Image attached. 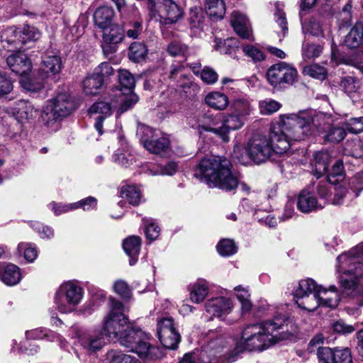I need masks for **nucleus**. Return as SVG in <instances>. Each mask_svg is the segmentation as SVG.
<instances>
[{"label": "nucleus", "mask_w": 363, "mask_h": 363, "mask_svg": "<svg viewBox=\"0 0 363 363\" xmlns=\"http://www.w3.org/2000/svg\"><path fill=\"white\" fill-rule=\"evenodd\" d=\"M308 112L284 114L279 116V131H272L269 135H255L246 146L249 157L256 164L269 160L274 154L286 153L294 142L306 140L311 133L310 121L311 115Z\"/></svg>", "instance_id": "obj_1"}, {"label": "nucleus", "mask_w": 363, "mask_h": 363, "mask_svg": "<svg viewBox=\"0 0 363 363\" xmlns=\"http://www.w3.org/2000/svg\"><path fill=\"white\" fill-rule=\"evenodd\" d=\"M110 310L102 322V331L106 336L119 343L129 351L136 353L140 358L154 359L162 357L161 350L152 346L148 342L149 336L140 329L131 327L124 314L122 303L110 298Z\"/></svg>", "instance_id": "obj_2"}, {"label": "nucleus", "mask_w": 363, "mask_h": 363, "mask_svg": "<svg viewBox=\"0 0 363 363\" xmlns=\"http://www.w3.org/2000/svg\"><path fill=\"white\" fill-rule=\"evenodd\" d=\"M363 242L337 257V271L343 293L354 304L363 306Z\"/></svg>", "instance_id": "obj_3"}, {"label": "nucleus", "mask_w": 363, "mask_h": 363, "mask_svg": "<svg viewBox=\"0 0 363 363\" xmlns=\"http://www.w3.org/2000/svg\"><path fill=\"white\" fill-rule=\"evenodd\" d=\"M286 321L285 315H279L272 320L248 325L242 330L240 340L236 342L238 355L244 351L262 352L280 340L288 337L274 333L282 328Z\"/></svg>", "instance_id": "obj_4"}, {"label": "nucleus", "mask_w": 363, "mask_h": 363, "mask_svg": "<svg viewBox=\"0 0 363 363\" xmlns=\"http://www.w3.org/2000/svg\"><path fill=\"white\" fill-rule=\"evenodd\" d=\"M194 175L203 179L210 187L231 191L238 186V179L232 172L231 162L220 157L201 160L195 169Z\"/></svg>", "instance_id": "obj_5"}, {"label": "nucleus", "mask_w": 363, "mask_h": 363, "mask_svg": "<svg viewBox=\"0 0 363 363\" xmlns=\"http://www.w3.org/2000/svg\"><path fill=\"white\" fill-rule=\"evenodd\" d=\"M222 328L209 330L205 343L199 353L203 363H231L237 360L236 344Z\"/></svg>", "instance_id": "obj_6"}, {"label": "nucleus", "mask_w": 363, "mask_h": 363, "mask_svg": "<svg viewBox=\"0 0 363 363\" xmlns=\"http://www.w3.org/2000/svg\"><path fill=\"white\" fill-rule=\"evenodd\" d=\"M73 108V101L68 95L58 94L43 106L40 116L42 122L50 131H56L60 127V121L69 116Z\"/></svg>", "instance_id": "obj_7"}, {"label": "nucleus", "mask_w": 363, "mask_h": 363, "mask_svg": "<svg viewBox=\"0 0 363 363\" xmlns=\"http://www.w3.org/2000/svg\"><path fill=\"white\" fill-rule=\"evenodd\" d=\"M203 119L202 121H199V130L212 132L227 142L229 132L240 128L244 125L245 118L232 112L228 116L218 115L215 118L203 116Z\"/></svg>", "instance_id": "obj_8"}, {"label": "nucleus", "mask_w": 363, "mask_h": 363, "mask_svg": "<svg viewBox=\"0 0 363 363\" xmlns=\"http://www.w3.org/2000/svg\"><path fill=\"white\" fill-rule=\"evenodd\" d=\"M84 291L81 286L73 281L62 283L53 296L55 309L60 313L74 312L82 301Z\"/></svg>", "instance_id": "obj_9"}, {"label": "nucleus", "mask_w": 363, "mask_h": 363, "mask_svg": "<svg viewBox=\"0 0 363 363\" xmlns=\"http://www.w3.org/2000/svg\"><path fill=\"white\" fill-rule=\"evenodd\" d=\"M319 285L310 278L294 281L291 284V294L298 307L308 312L318 308L315 291Z\"/></svg>", "instance_id": "obj_10"}, {"label": "nucleus", "mask_w": 363, "mask_h": 363, "mask_svg": "<svg viewBox=\"0 0 363 363\" xmlns=\"http://www.w3.org/2000/svg\"><path fill=\"white\" fill-rule=\"evenodd\" d=\"M147 8L151 18L165 23H175L184 17L183 9L172 0H148Z\"/></svg>", "instance_id": "obj_11"}, {"label": "nucleus", "mask_w": 363, "mask_h": 363, "mask_svg": "<svg viewBox=\"0 0 363 363\" xmlns=\"http://www.w3.org/2000/svg\"><path fill=\"white\" fill-rule=\"evenodd\" d=\"M300 112L310 113L312 116V119L309 121L311 133L306 139L312 135L315 130L320 133H326L325 138L330 142L339 143L345 138V130L341 127H331L329 122L330 118L325 113H316L313 110H304Z\"/></svg>", "instance_id": "obj_12"}, {"label": "nucleus", "mask_w": 363, "mask_h": 363, "mask_svg": "<svg viewBox=\"0 0 363 363\" xmlns=\"http://www.w3.org/2000/svg\"><path fill=\"white\" fill-rule=\"evenodd\" d=\"M267 82L274 88H281L286 85H292L297 81L296 69L284 62L272 65L267 71Z\"/></svg>", "instance_id": "obj_13"}, {"label": "nucleus", "mask_w": 363, "mask_h": 363, "mask_svg": "<svg viewBox=\"0 0 363 363\" xmlns=\"http://www.w3.org/2000/svg\"><path fill=\"white\" fill-rule=\"evenodd\" d=\"M26 340L21 342L18 348L19 351L24 352L28 355H33L38 352V347L35 344H30L28 342L29 340H41L43 338L48 339L49 341L60 340L61 342L62 347H65L67 342L62 340L61 337L45 328H38L33 330L26 331Z\"/></svg>", "instance_id": "obj_14"}, {"label": "nucleus", "mask_w": 363, "mask_h": 363, "mask_svg": "<svg viewBox=\"0 0 363 363\" xmlns=\"http://www.w3.org/2000/svg\"><path fill=\"white\" fill-rule=\"evenodd\" d=\"M72 330L83 348L88 352H94L100 350L105 345V334L103 331L94 330L93 332L85 331L78 325H74Z\"/></svg>", "instance_id": "obj_15"}, {"label": "nucleus", "mask_w": 363, "mask_h": 363, "mask_svg": "<svg viewBox=\"0 0 363 363\" xmlns=\"http://www.w3.org/2000/svg\"><path fill=\"white\" fill-rule=\"evenodd\" d=\"M233 301L228 297L218 296L208 299L205 303V311L211 318H217L225 321L226 316L234 309Z\"/></svg>", "instance_id": "obj_16"}, {"label": "nucleus", "mask_w": 363, "mask_h": 363, "mask_svg": "<svg viewBox=\"0 0 363 363\" xmlns=\"http://www.w3.org/2000/svg\"><path fill=\"white\" fill-rule=\"evenodd\" d=\"M124 38V30L120 26L113 25L104 29L101 47L105 55H111L117 50V45Z\"/></svg>", "instance_id": "obj_17"}, {"label": "nucleus", "mask_w": 363, "mask_h": 363, "mask_svg": "<svg viewBox=\"0 0 363 363\" xmlns=\"http://www.w3.org/2000/svg\"><path fill=\"white\" fill-rule=\"evenodd\" d=\"M320 363H352L350 350L325 347L319 352Z\"/></svg>", "instance_id": "obj_18"}, {"label": "nucleus", "mask_w": 363, "mask_h": 363, "mask_svg": "<svg viewBox=\"0 0 363 363\" xmlns=\"http://www.w3.org/2000/svg\"><path fill=\"white\" fill-rule=\"evenodd\" d=\"M11 112L16 119L21 122H29L34 120L38 116V109L26 100H19L14 103Z\"/></svg>", "instance_id": "obj_19"}, {"label": "nucleus", "mask_w": 363, "mask_h": 363, "mask_svg": "<svg viewBox=\"0 0 363 363\" xmlns=\"http://www.w3.org/2000/svg\"><path fill=\"white\" fill-rule=\"evenodd\" d=\"M315 296L318 299V308L319 306L335 308L337 306L340 297L337 287L330 286L328 289L319 285L315 291Z\"/></svg>", "instance_id": "obj_20"}, {"label": "nucleus", "mask_w": 363, "mask_h": 363, "mask_svg": "<svg viewBox=\"0 0 363 363\" xmlns=\"http://www.w3.org/2000/svg\"><path fill=\"white\" fill-rule=\"evenodd\" d=\"M89 113L95 120L94 127L99 135L103 134L102 122L112 114V107L108 102L98 101L94 103L89 108Z\"/></svg>", "instance_id": "obj_21"}, {"label": "nucleus", "mask_w": 363, "mask_h": 363, "mask_svg": "<svg viewBox=\"0 0 363 363\" xmlns=\"http://www.w3.org/2000/svg\"><path fill=\"white\" fill-rule=\"evenodd\" d=\"M6 64L13 72L19 75L28 73L32 68L30 60L22 52L10 55L6 58Z\"/></svg>", "instance_id": "obj_22"}, {"label": "nucleus", "mask_w": 363, "mask_h": 363, "mask_svg": "<svg viewBox=\"0 0 363 363\" xmlns=\"http://www.w3.org/2000/svg\"><path fill=\"white\" fill-rule=\"evenodd\" d=\"M325 203L318 201L314 195L307 190H303L298 198L297 207L303 213L322 209Z\"/></svg>", "instance_id": "obj_23"}, {"label": "nucleus", "mask_w": 363, "mask_h": 363, "mask_svg": "<svg viewBox=\"0 0 363 363\" xmlns=\"http://www.w3.org/2000/svg\"><path fill=\"white\" fill-rule=\"evenodd\" d=\"M62 69L61 59L58 55H46L40 64V71L42 78H48L58 74Z\"/></svg>", "instance_id": "obj_24"}, {"label": "nucleus", "mask_w": 363, "mask_h": 363, "mask_svg": "<svg viewBox=\"0 0 363 363\" xmlns=\"http://www.w3.org/2000/svg\"><path fill=\"white\" fill-rule=\"evenodd\" d=\"M0 279L8 286H13L21 279L20 269L13 264H0Z\"/></svg>", "instance_id": "obj_25"}, {"label": "nucleus", "mask_w": 363, "mask_h": 363, "mask_svg": "<svg viewBox=\"0 0 363 363\" xmlns=\"http://www.w3.org/2000/svg\"><path fill=\"white\" fill-rule=\"evenodd\" d=\"M231 24L236 33L242 38H250L251 28L247 18L242 13L234 11L231 16Z\"/></svg>", "instance_id": "obj_26"}, {"label": "nucleus", "mask_w": 363, "mask_h": 363, "mask_svg": "<svg viewBox=\"0 0 363 363\" xmlns=\"http://www.w3.org/2000/svg\"><path fill=\"white\" fill-rule=\"evenodd\" d=\"M331 157L328 151L317 152L311 163L313 174L318 178L324 175L328 169Z\"/></svg>", "instance_id": "obj_27"}, {"label": "nucleus", "mask_w": 363, "mask_h": 363, "mask_svg": "<svg viewBox=\"0 0 363 363\" xmlns=\"http://www.w3.org/2000/svg\"><path fill=\"white\" fill-rule=\"evenodd\" d=\"M3 47L8 50L20 49L21 48L20 40V31L14 27L5 29L1 35Z\"/></svg>", "instance_id": "obj_28"}, {"label": "nucleus", "mask_w": 363, "mask_h": 363, "mask_svg": "<svg viewBox=\"0 0 363 363\" xmlns=\"http://www.w3.org/2000/svg\"><path fill=\"white\" fill-rule=\"evenodd\" d=\"M140 245L141 239L138 236H129L123 240V247L127 255L130 257V265H134L137 262Z\"/></svg>", "instance_id": "obj_29"}, {"label": "nucleus", "mask_w": 363, "mask_h": 363, "mask_svg": "<svg viewBox=\"0 0 363 363\" xmlns=\"http://www.w3.org/2000/svg\"><path fill=\"white\" fill-rule=\"evenodd\" d=\"M206 104L215 110H225L229 104L228 96L219 91L208 93L205 97Z\"/></svg>", "instance_id": "obj_30"}, {"label": "nucleus", "mask_w": 363, "mask_h": 363, "mask_svg": "<svg viewBox=\"0 0 363 363\" xmlns=\"http://www.w3.org/2000/svg\"><path fill=\"white\" fill-rule=\"evenodd\" d=\"M363 40V22H357L345 36L344 43L349 48H356Z\"/></svg>", "instance_id": "obj_31"}, {"label": "nucleus", "mask_w": 363, "mask_h": 363, "mask_svg": "<svg viewBox=\"0 0 363 363\" xmlns=\"http://www.w3.org/2000/svg\"><path fill=\"white\" fill-rule=\"evenodd\" d=\"M208 286L204 280H198L189 289L190 299L195 303L202 302L208 294Z\"/></svg>", "instance_id": "obj_32"}, {"label": "nucleus", "mask_w": 363, "mask_h": 363, "mask_svg": "<svg viewBox=\"0 0 363 363\" xmlns=\"http://www.w3.org/2000/svg\"><path fill=\"white\" fill-rule=\"evenodd\" d=\"M205 9L206 13L213 20L222 19L225 13V6L223 0H206Z\"/></svg>", "instance_id": "obj_33"}, {"label": "nucleus", "mask_w": 363, "mask_h": 363, "mask_svg": "<svg viewBox=\"0 0 363 363\" xmlns=\"http://www.w3.org/2000/svg\"><path fill=\"white\" fill-rule=\"evenodd\" d=\"M230 108L233 113L244 118L249 116L252 111L250 101L242 96H239L233 99L230 103Z\"/></svg>", "instance_id": "obj_34"}, {"label": "nucleus", "mask_w": 363, "mask_h": 363, "mask_svg": "<svg viewBox=\"0 0 363 363\" xmlns=\"http://www.w3.org/2000/svg\"><path fill=\"white\" fill-rule=\"evenodd\" d=\"M201 64L196 63L191 65V69L196 75H200L201 80L207 84H213L218 81V74L212 69L208 67L200 70Z\"/></svg>", "instance_id": "obj_35"}, {"label": "nucleus", "mask_w": 363, "mask_h": 363, "mask_svg": "<svg viewBox=\"0 0 363 363\" xmlns=\"http://www.w3.org/2000/svg\"><path fill=\"white\" fill-rule=\"evenodd\" d=\"M121 196L125 199L128 203L133 206L139 205L142 201V192L139 186L136 185H126L121 191Z\"/></svg>", "instance_id": "obj_36"}, {"label": "nucleus", "mask_w": 363, "mask_h": 363, "mask_svg": "<svg viewBox=\"0 0 363 363\" xmlns=\"http://www.w3.org/2000/svg\"><path fill=\"white\" fill-rule=\"evenodd\" d=\"M113 11L108 7L99 8L94 14L96 25L102 29H106L111 24Z\"/></svg>", "instance_id": "obj_37"}, {"label": "nucleus", "mask_w": 363, "mask_h": 363, "mask_svg": "<svg viewBox=\"0 0 363 363\" xmlns=\"http://www.w3.org/2000/svg\"><path fill=\"white\" fill-rule=\"evenodd\" d=\"M103 84L100 77H97L92 73L84 79L82 82L83 90L87 95H95L99 92Z\"/></svg>", "instance_id": "obj_38"}, {"label": "nucleus", "mask_w": 363, "mask_h": 363, "mask_svg": "<svg viewBox=\"0 0 363 363\" xmlns=\"http://www.w3.org/2000/svg\"><path fill=\"white\" fill-rule=\"evenodd\" d=\"M136 135L143 147L146 149L147 144L154 138L160 136L161 133L159 130H153L147 125H139L137 128Z\"/></svg>", "instance_id": "obj_39"}, {"label": "nucleus", "mask_w": 363, "mask_h": 363, "mask_svg": "<svg viewBox=\"0 0 363 363\" xmlns=\"http://www.w3.org/2000/svg\"><path fill=\"white\" fill-rule=\"evenodd\" d=\"M157 337L164 347L171 350L177 348L181 340L180 335L177 330L158 334Z\"/></svg>", "instance_id": "obj_40"}, {"label": "nucleus", "mask_w": 363, "mask_h": 363, "mask_svg": "<svg viewBox=\"0 0 363 363\" xmlns=\"http://www.w3.org/2000/svg\"><path fill=\"white\" fill-rule=\"evenodd\" d=\"M169 141L167 138L161 136V135L147 144L146 150L150 153L160 155L166 152L169 149Z\"/></svg>", "instance_id": "obj_41"}, {"label": "nucleus", "mask_w": 363, "mask_h": 363, "mask_svg": "<svg viewBox=\"0 0 363 363\" xmlns=\"http://www.w3.org/2000/svg\"><path fill=\"white\" fill-rule=\"evenodd\" d=\"M178 165L174 162H169L167 164L162 165H150L147 172L152 176L157 175H168L172 176L177 171Z\"/></svg>", "instance_id": "obj_42"}, {"label": "nucleus", "mask_w": 363, "mask_h": 363, "mask_svg": "<svg viewBox=\"0 0 363 363\" xmlns=\"http://www.w3.org/2000/svg\"><path fill=\"white\" fill-rule=\"evenodd\" d=\"M301 19L303 31L314 36L323 35V28L320 21L315 18H311L308 22L304 19V16Z\"/></svg>", "instance_id": "obj_43"}, {"label": "nucleus", "mask_w": 363, "mask_h": 363, "mask_svg": "<svg viewBox=\"0 0 363 363\" xmlns=\"http://www.w3.org/2000/svg\"><path fill=\"white\" fill-rule=\"evenodd\" d=\"M234 291L236 298L240 303L242 312H249L252 308V304L250 299V294L248 289L242 286H237L234 288Z\"/></svg>", "instance_id": "obj_44"}, {"label": "nucleus", "mask_w": 363, "mask_h": 363, "mask_svg": "<svg viewBox=\"0 0 363 363\" xmlns=\"http://www.w3.org/2000/svg\"><path fill=\"white\" fill-rule=\"evenodd\" d=\"M215 43V49L221 54L230 55L238 48V41L234 38H228L224 41L216 38Z\"/></svg>", "instance_id": "obj_45"}, {"label": "nucleus", "mask_w": 363, "mask_h": 363, "mask_svg": "<svg viewBox=\"0 0 363 363\" xmlns=\"http://www.w3.org/2000/svg\"><path fill=\"white\" fill-rule=\"evenodd\" d=\"M147 52V49L145 45L142 43L135 42L129 48L130 59L135 62L143 60L146 57Z\"/></svg>", "instance_id": "obj_46"}, {"label": "nucleus", "mask_w": 363, "mask_h": 363, "mask_svg": "<svg viewBox=\"0 0 363 363\" xmlns=\"http://www.w3.org/2000/svg\"><path fill=\"white\" fill-rule=\"evenodd\" d=\"M20 31L21 45L29 41H35L40 38V32L35 27L26 26Z\"/></svg>", "instance_id": "obj_47"}, {"label": "nucleus", "mask_w": 363, "mask_h": 363, "mask_svg": "<svg viewBox=\"0 0 363 363\" xmlns=\"http://www.w3.org/2000/svg\"><path fill=\"white\" fill-rule=\"evenodd\" d=\"M118 80L121 87L129 91H133L135 87V77L126 69H121L118 71Z\"/></svg>", "instance_id": "obj_48"}, {"label": "nucleus", "mask_w": 363, "mask_h": 363, "mask_svg": "<svg viewBox=\"0 0 363 363\" xmlns=\"http://www.w3.org/2000/svg\"><path fill=\"white\" fill-rule=\"evenodd\" d=\"M259 111L262 115H271L278 111L281 104L274 99H267L259 101Z\"/></svg>", "instance_id": "obj_49"}, {"label": "nucleus", "mask_w": 363, "mask_h": 363, "mask_svg": "<svg viewBox=\"0 0 363 363\" xmlns=\"http://www.w3.org/2000/svg\"><path fill=\"white\" fill-rule=\"evenodd\" d=\"M218 252L223 257H229L237 252V247L233 240L223 239L217 245Z\"/></svg>", "instance_id": "obj_50"}, {"label": "nucleus", "mask_w": 363, "mask_h": 363, "mask_svg": "<svg viewBox=\"0 0 363 363\" xmlns=\"http://www.w3.org/2000/svg\"><path fill=\"white\" fill-rule=\"evenodd\" d=\"M13 90V81L5 72L0 71V97H6Z\"/></svg>", "instance_id": "obj_51"}, {"label": "nucleus", "mask_w": 363, "mask_h": 363, "mask_svg": "<svg viewBox=\"0 0 363 363\" xmlns=\"http://www.w3.org/2000/svg\"><path fill=\"white\" fill-rule=\"evenodd\" d=\"M106 360L108 363H135L131 356L116 350L107 352Z\"/></svg>", "instance_id": "obj_52"}, {"label": "nucleus", "mask_w": 363, "mask_h": 363, "mask_svg": "<svg viewBox=\"0 0 363 363\" xmlns=\"http://www.w3.org/2000/svg\"><path fill=\"white\" fill-rule=\"evenodd\" d=\"M18 250L20 253L23 252L24 258L29 262H33L38 255L34 244L21 242L18 245Z\"/></svg>", "instance_id": "obj_53"}, {"label": "nucleus", "mask_w": 363, "mask_h": 363, "mask_svg": "<svg viewBox=\"0 0 363 363\" xmlns=\"http://www.w3.org/2000/svg\"><path fill=\"white\" fill-rule=\"evenodd\" d=\"M357 196L358 194H354L352 190L350 191L345 186H340L335 190L333 203L337 205L342 204L343 203L345 199L350 200L354 197H357Z\"/></svg>", "instance_id": "obj_54"}, {"label": "nucleus", "mask_w": 363, "mask_h": 363, "mask_svg": "<svg viewBox=\"0 0 363 363\" xmlns=\"http://www.w3.org/2000/svg\"><path fill=\"white\" fill-rule=\"evenodd\" d=\"M303 73L313 78L323 80L326 77V70L323 67L313 64L304 67Z\"/></svg>", "instance_id": "obj_55"}, {"label": "nucleus", "mask_w": 363, "mask_h": 363, "mask_svg": "<svg viewBox=\"0 0 363 363\" xmlns=\"http://www.w3.org/2000/svg\"><path fill=\"white\" fill-rule=\"evenodd\" d=\"M322 50L323 48L319 45L303 44L302 47V55L304 58H315L320 55Z\"/></svg>", "instance_id": "obj_56"}, {"label": "nucleus", "mask_w": 363, "mask_h": 363, "mask_svg": "<svg viewBox=\"0 0 363 363\" xmlns=\"http://www.w3.org/2000/svg\"><path fill=\"white\" fill-rule=\"evenodd\" d=\"M174 330H176V328L172 317H164L158 319L157 325V335Z\"/></svg>", "instance_id": "obj_57"}, {"label": "nucleus", "mask_w": 363, "mask_h": 363, "mask_svg": "<svg viewBox=\"0 0 363 363\" xmlns=\"http://www.w3.org/2000/svg\"><path fill=\"white\" fill-rule=\"evenodd\" d=\"M347 130L353 134L363 132V116L350 118L346 123Z\"/></svg>", "instance_id": "obj_58"}, {"label": "nucleus", "mask_w": 363, "mask_h": 363, "mask_svg": "<svg viewBox=\"0 0 363 363\" xmlns=\"http://www.w3.org/2000/svg\"><path fill=\"white\" fill-rule=\"evenodd\" d=\"M113 160L114 162L122 167H128L133 163L134 157L129 153L126 155L120 150H117L113 156Z\"/></svg>", "instance_id": "obj_59"}, {"label": "nucleus", "mask_w": 363, "mask_h": 363, "mask_svg": "<svg viewBox=\"0 0 363 363\" xmlns=\"http://www.w3.org/2000/svg\"><path fill=\"white\" fill-rule=\"evenodd\" d=\"M145 235L148 240H155L160 235V228L152 220H145Z\"/></svg>", "instance_id": "obj_60"}, {"label": "nucleus", "mask_w": 363, "mask_h": 363, "mask_svg": "<svg viewBox=\"0 0 363 363\" xmlns=\"http://www.w3.org/2000/svg\"><path fill=\"white\" fill-rule=\"evenodd\" d=\"M332 328L334 332L342 335L350 334L355 330V328L353 325L347 324L342 320L335 321L332 325Z\"/></svg>", "instance_id": "obj_61"}, {"label": "nucleus", "mask_w": 363, "mask_h": 363, "mask_svg": "<svg viewBox=\"0 0 363 363\" xmlns=\"http://www.w3.org/2000/svg\"><path fill=\"white\" fill-rule=\"evenodd\" d=\"M96 76L100 77L101 82L104 83V78L109 77L113 73L112 66L108 62H102L98 67H96L94 72Z\"/></svg>", "instance_id": "obj_62"}, {"label": "nucleus", "mask_w": 363, "mask_h": 363, "mask_svg": "<svg viewBox=\"0 0 363 363\" xmlns=\"http://www.w3.org/2000/svg\"><path fill=\"white\" fill-rule=\"evenodd\" d=\"M130 92V94L125 96L122 99V104L119 108L120 113H122L132 108L138 101V96L132 91Z\"/></svg>", "instance_id": "obj_63"}, {"label": "nucleus", "mask_w": 363, "mask_h": 363, "mask_svg": "<svg viewBox=\"0 0 363 363\" xmlns=\"http://www.w3.org/2000/svg\"><path fill=\"white\" fill-rule=\"evenodd\" d=\"M243 52L254 61H262L264 59V55L262 51L253 45L244 47Z\"/></svg>", "instance_id": "obj_64"}]
</instances>
